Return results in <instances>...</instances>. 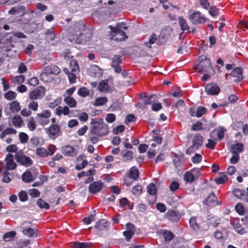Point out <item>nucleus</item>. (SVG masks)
I'll return each mask as SVG.
<instances>
[{"label": "nucleus", "instance_id": "nucleus-23", "mask_svg": "<svg viewBox=\"0 0 248 248\" xmlns=\"http://www.w3.org/2000/svg\"><path fill=\"white\" fill-rule=\"evenodd\" d=\"M45 71L50 75H58L61 71L60 68L55 65H48L44 67Z\"/></svg>", "mask_w": 248, "mask_h": 248}, {"label": "nucleus", "instance_id": "nucleus-19", "mask_svg": "<svg viewBox=\"0 0 248 248\" xmlns=\"http://www.w3.org/2000/svg\"><path fill=\"white\" fill-rule=\"evenodd\" d=\"M203 203L211 206L219 204L217 203V197L213 192H211L208 195L207 198L204 201Z\"/></svg>", "mask_w": 248, "mask_h": 248}, {"label": "nucleus", "instance_id": "nucleus-33", "mask_svg": "<svg viewBox=\"0 0 248 248\" xmlns=\"http://www.w3.org/2000/svg\"><path fill=\"white\" fill-rule=\"evenodd\" d=\"M107 80H103L101 81L98 87V90L101 92L107 93L108 92L109 86Z\"/></svg>", "mask_w": 248, "mask_h": 248}, {"label": "nucleus", "instance_id": "nucleus-44", "mask_svg": "<svg viewBox=\"0 0 248 248\" xmlns=\"http://www.w3.org/2000/svg\"><path fill=\"white\" fill-rule=\"evenodd\" d=\"M16 235L15 231H11L6 233L3 237V239L6 242H9L13 240Z\"/></svg>", "mask_w": 248, "mask_h": 248}, {"label": "nucleus", "instance_id": "nucleus-28", "mask_svg": "<svg viewBox=\"0 0 248 248\" xmlns=\"http://www.w3.org/2000/svg\"><path fill=\"white\" fill-rule=\"evenodd\" d=\"M167 218L171 221H177L180 217L177 212L174 210L168 211L166 214Z\"/></svg>", "mask_w": 248, "mask_h": 248}, {"label": "nucleus", "instance_id": "nucleus-25", "mask_svg": "<svg viewBox=\"0 0 248 248\" xmlns=\"http://www.w3.org/2000/svg\"><path fill=\"white\" fill-rule=\"evenodd\" d=\"M178 22L182 30L186 31L187 32H190L189 26L188 25L186 20L183 17H178Z\"/></svg>", "mask_w": 248, "mask_h": 248}, {"label": "nucleus", "instance_id": "nucleus-5", "mask_svg": "<svg viewBox=\"0 0 248 248\" xmlns=\"http://www.w3.org/2000/svg\"><path fill=\"white\" fill-rule=\"evenodd\" d=\"M201 175L200 170L198 168H194L186 171L184 175V180L187 183H192Z\"/></svg>", "mask_w": 248, "mask_h": 248}, {"label": "nucleus", "instance_id": "nucleus-59", "mask_svg": "<svg viewBox=\"0 0 248 248\" xmlns=\"http://www.w3.org/2000/svg\"><path fill=\"white\" fill-rule=\"evenodd\" d=\"M228 177L226 175H223L215 179V181L217 184H222L228 180Z\"/></svg>", "mask_w": 248, "mask_h": 248}, {"label": "nucleus", "instance_id": "nucleus-43", "mask_svg": "<svg viewBox=\"0 0 248 248\" xmlns=\"http://www.w3.org/2000/svg\"><path fill=\"white\" fill-rule=\"evenodd\" d=\"M89 90L85 87L80 88L78 91V94L82 97H86L89 95Z\"/></svg>", "mask_w": 248, "mask_h": 248}, {"label": "nucleus", "instance_id": "nucleus-8", "mask_svg": "<svg viewBox=\"0 0 248 248\" xmlns=\"http://www.w3.org/2000/svg\"><path fill=\"white\" fill-rule=\"evenodd\" d=\"M207 112V109L203 106L191 107L188 112L191 117H201Z\"/></svg>", "mask_w": 248, "mask_h": 248}, {"label": "nucleus", "instance_id": "nucleus-11", "mask_svg": "<svg viewBox=\"0 0 248 248\" xmlns=\"http://www.w3.org/2000/svg\"><path fill=\"white\" fill-rule=\"evenodd\" d=\"M112 61V67L115 72L120 73L122 72V67L120 65L122 62V56L116 55L113 57Z\"/></svg>", "mask_w": 248, "mask_h": 248}, {"label": "nucleus", "instance_id": "nucleus-18", "mask_svg": "<svg viewBox=\"0 0 248 248\" xmlns=\"http://www.w3.org/2000/svg\"><path fill=\"white\" fill-rule=\"evenodd\" d=\"M50 116V111L49 110H45L36 114V119L39 121H44L46 124H47L49 121L47 120H46V119L49 118Z\"/></svg>", "mask_w": 248, "mask_h": 248}, {"label": "nucleus", "instance_id": "nucleus-26", "mask_svg": "<svg viewBox=\"0 0 248 248\" xmlns=\"http://www.w3.org/2000/svg\"><path fill=\"white\" fill-rule=\"evenodd\" d=\"M203 64L205 65L206 66H209L211 65L210 60L209 59H205L204 61L201 62L200 63L195 66L194 68L198 72L201 73L205 71V69L203 67Z\"/></svg>", "mask_w": 248, "mask_h": 248}, {"label": "nucleus", "instance_id": "nucleus-47", "mask_svg": "<svg viewBox=\"0 0 248 248\" xmlns=\"http://www.w3.org/2000/svg\"><path fill=\"white\" fill-rule=\"evenodd\" d=\"M147 191L150 195H155L156 193V187L155 185L153 183L149 184L147 187Z\"/></svg>", "mask_w": 248, "mask_h": 248}, {"label": "nucleus", "instance_id": "nucleus-24", "mask_svg": "<svg viewBox=\"0 0 248 248\" xmlns=\"http://www.w3.org/2000/svg\"><path fill=\"white\" fill-rule=\"evenodd\" d=\"M160 233L163 236L166 242L170 241L174 236L173 232L166 230H161L160 231Z\"/></svg>", "mask_w": 248, "mask_h": 248}, {"label": "nucleus", "instance_id": "nucleus-10", "mask_svg": "<svg viewBox=\"0 0 248 248\" xmlns=\"http://www.w3.org/2000/svg\"><path fill=\"white\" fill-rule=\"evenodd\" d=\"M88 71L89 75L93 77L100 78L103 75V70L97 65L91 66Z\"/></svg>", "mask_w": 248, "mask_h": 248}, {"label": "nucleus", "instance_id": "nucleus-53", "mask_svg": "<svg viewBox=\"0 0 248 248\" xmlns=\"http://www.w3.org/2000/svg\"><path fill=\"white\" fill-rule=\"evenodd\" d=\"M190 226L194 230H196L199 228V226L197 223L195 217H191L189 220Z\"/></svg>", "mask_w": 248, "mask_h": 248}, {"label": "nucleus", "instance_id": "nucleus-7", "mask_svg": "<svg viewBox=\"0 0 248 248\" xmlns=\"http://www.w3.org/2000/svg\"><path fill=\"white\" fill-rule=\"evenodd\" d=\"M91 131L93 134L103 136L108 134V127L107 125H94L91 129Z\"/></svg>", "mask_w": 248, "mask_h": 248}, {"label": "nucleus", "instance_id": "nucleus-51", "mask_svg": "<svg viewBox=\"0 0 248 248\" xmlns=\"http://www.w3.org/2000/svg\"><path fill=\"white\" fill-rule=\"evenodd\" d=\"M156 99V96L155 95H151L145 97V99L144 102V105H148L153 104L155 102Z\"/></svg>", "mask_w": 248, "mask_h": 248}, {"label": "nucleus", "instance_id": "nucleus-42", "mask_svg": "<svg viewBox=\"0 0 248 248\" xmlns=\"http://www.w3.org/2000/svg\"><path fill=\"white\" fill-rule=\"evenodd\" d=\"M36 153L38 156L41 157H45L48 155V151L43 147L38 148L36 149Z\"/></svg>", "mask_w": 248, "mask_h": 248}, {"label": "nucleus", "instance_id": "nucleus-45", "mask_svg": "<svg viewBox=\"0 0 248 248\" xmlns=\"http://www.w3.org/2000/svg\"><path fill=\"white\" fill-rule=\"evenodd\" d=\"M22 180L26 183H29L32 180V175L30 171H26L22 175Z\"/></svg>", "mask_w": 248, "mask_h": 248}, {"label": "nucleus", "instance_id": "nucleus-22", "mask_svg": "<svg viewBox=\"0 0 248 248\" xmlns=\"http://www.w3.org/2000/svg\"><path fill=\"white\" fill-rule=\"evenodd\" d=\"M125 175L134 181L137 180L139 177V170L136 167H133L130 169L128 172Z\"/></svg>", "mask_w": 248, "mask_h": 248}, {"label": "nucleus", "instance_id": "nucleus-27", "mask_svg": "<svg viewBox=\"0 0 248 248\" xmlns=\"http://www.w3.org/2000/svg\"><path fill=\"white\" fill-rule=\"evenodd\" d=\"M70 109L68 107L64 106L62 107L59 106L56 109L55 113L58 116H61L62 114H63L64 115H67L69 114Z\"/></svg>", "mask_w": 248, "mask_h": 248}, {"label": "nucleus", "instance_id": "nucleus-57", "mask_svg": "<svg viewBox=\"0 0 248 248\" xmlns=\"http://www.w3.org/2000/svg\"><path fill=\"white\" fill-rule=\"evenodd\" d=\"M29 194L33 198H37L40 196V192L38 189L33 188L29 190Z\"/></svg>", "mask_w": 248, "mask_h": 248}, {"label": "nucleus", "instance_id": "nucleus-20", "mask_svg": "<svg viewBox=\"0 0 248 248\" xmlns=\"http://www.w3.org/2000/svg\"><path fill=\"white\" fill-rule=\"evenodd\" d=\"M46 132L51 138H54L59 136L60 127L58 125H51L46 130Z\"/></svg>", "mask_w": 248, "mask_h": 248}, {"label": "nucleus", "instance_id": "nucleus-49", "mask_svg": "<svg viewBox=\"0 0 248 248\" xmlns=\"http://www.w3.org/2000/svg\"><path fill=\"white\" fill-rule=\"evenodd\" d=\"M74 248H90V245L88 243L75 242L73 244Z\"/></svg>", "mask_w": 248, "mask_h": 248}, {"label": "nucleus", "instance_id": "nucleus-38", "mask_svg": "<svg viewBox=\"0 0 248 248\" xmlns=\"http://www.w3.org/2000/svg\"><path fill=\"white\" fill-rule=\"evenodd\" d=\"M48 73H46L44 68L43 72L40 75V79L44 82H49L52 81V78L49 76Z\"/></svg>", "mask_w": 248, "mask_h": 248}, {"label": "nucleus", "instance_id": "nucleus-35", "mask_svg": "<svg viewBox=\"0 0 248 248\" xmlns=\"http://www.w3.org/2000/svg\"><path fill=\"white\" fill-rule=\"evenodd\" d=\"M173 163L175 167L181 166L183 164V157L174 154L172 156Z\"/></svg>", "mask_w": 248, "mask_h": 248}, {"label": "nucleus", "instance_id": "nucleus-50", "mask_svg": "<svg viewBox=\"0 0 248 248\" xmlns=\"http://www.w3.org/2000/svg\"><path fill=\"white\" fill-rule=\"evenodd\" d=\"M208 12L213 17H216L219 14V9L213 5L210 7Z\"/></svg>", "mask_w": 248, "mask_h": 248}, {"label": "nucleus", "instance_id": "nucleus-39", "mask_svg": "<svg viewBox=\"0 0 248 248\" xmlns=\"http://www.w3.org/2000/svg\"><path fill=\"white\" fill-rule=\"evenodd\" d=\"M108 225V223L106 220L101 219L96 222L95 227L99 230H104L106 228Z\"/></svg>", "mask_w": 248, "mask_h": 248}, {"label": "nucleus", "instance_id": "nucleus-41", "mask_svg": "<svg viewBox=\"0 0 248 248\" xmlns=\"http://www.w3.org/2000/svg\"><path fill=\"white\" fill-rule=\"evenodd\" d=\"M10 109L13 112H18L20 109V106L17 101H14L10 103Z\"/></svg>", "mask_w": 248, "mask_h": 248}, {"label": "nucleus", "instance_id": "nucleus-16", "mask_svg": "<svg viewBox=\"0 0 248 248\" xmlns=\"http://www.w3.org/2000/svg\"><path fill=\"white\" fill-rule=\"evenodd\" d=\"M226 129L223 127H219L214 130L210 133V137L213 139H215L217 137L218 140H221L224 137V133Z\"/></svg>", "mask_w": 248, "mask_h": 248}, {"label": "nucleus", "instance_id": "nucleus-58", "mask_svg": "<svg viewBox=\"0 0 248 248\" xmlns=\"http://www.w3.org/2000/svg\"><path fill=\"white\" fill-rule=\"evenodd\" d=\"M18 197L21 202L27 201L28 199V195L26 191L22 190L18 193Z\"/></svg>", "mask_w": 248, "mask_h": 248}, {"label": "nucleus", "instance_id": "nucleus-60", "mask_svg": "<svg viewBox=\"0 0 248 248\" xmlns=\"http://www.w3.org/2000/svg\"><path fill=\"white\" fill-rule=\"evenodd\" d=\"M19 140L21 143H25L28 140V136L25 133L20 132L19 135Z\"/></svg>", "mask_w": 248, "mask_h": 248}, {"label": "nucleus", "instance_id": "nucleus-2", "mask_svg": "<svg viewBox=\"0 0 248 248\" xmlns=\"http://www.w3.org/2000/svg\"><path fill=\"white\" fill-rule=\"evenodd\" d=\"M109 28L111 29V31L109 34L111 40L122 41L127 38L125 32L118 28H114L111 26H109Z\"/></svg>", "mask_w": 248, "mask_h": 248}, {"label": "nucleus", "instance_id": "nucleus-62", "mask_svg": "<svg viewBox=\"0 0 248 248\" xmlns=\"http://www.w3.org/2000/svg\"><path fill=\"white\" fill-rule=\"evenodd\" d=\"M125 129L124 125H119L118 126L113 129V132L115 134H119L123 132Z\"/></svg>", "mask_w": 248, "mask_h": 248}, {"label": "nucleus", "instance_id": "nucleus-36", "mask_svg": "<svg viewBox=\"0 0 248 248\" xmlns=\"http://www.w3.org/2000/svg\"><path fill=\"white\" fill-rule=\"evenodd\" d=\"M108 101L106 97H99L97 98L92 104L94 106H100L105 105Z\"/></svg>", "mask_w": 248, "mask_h": 248}, {"label": "nucleus", "instance_id": "nucleus-1", "mask_svg": "<svg viewBox=\"0 0 248 248\" xmlns=\"http://www.w3.org/2000/svg\"><path fill=\"white\" fill-rule=\"evenodd\" d=\"M85 25L81 21L76 22L71 27L70 29V32L72 35L71 38L77 43H79L78 38L82 35V32L85 30Z\"/></svg>", "mask_w": 248, "mask_h": 248}, {"label": "nucleus", "instance_id": "nucleus-17", "mask_svg": "<svg viewBox=\"0 0 248 248\" xmlns=\"http://www.w3.org/2000/svg\"><path fill=\"white\" fill-rule=\"evenodd\" d=\"M6 163V168L9 170H13L16 168V164L14 161V156L11 154H8L5 159Z\"/></svg>", "mask_w": 248, "mask_h": 248}, {"label": "nucleus", "instance_id": "nucleus-55", "mask_svg": "<svg viewBox=\"0 0 248 248\" xmlns=\"http://www.w3.org/2000/svg\"><path fill=\"white\" fill-rule=\"evenodd\" d=\"M27 83L31 86L35 87L38 85L39 79L37 77H32L28 79Z\"/></svg>", "mask_w": 248, "mask_h": 248}, {"label": "nucleus", "instance_id": "nucleus-52", "mask_svg": "<svg viewBox=\"0 0 248 248\" xmlns=\"http://www.w3.org/2000/svg\"><path fill=\"white\" fill-rule=\"evenodd\" d=\"M28 107L30 109L36 111L38 108V102L34 100H31L28 104Z\"/></svg>", "mask_w": 248, "mask_h": 248}, {"label": "nucleus", "instance_id": "nucleus-14", "mask_svg": "<svg viewBox=\"0 0 248 248\" xmlns=\"http://www.w3.org/2000/svg\"><path fill=\"white\" fill-rule=\"evenodd\" d=\"M234 196L248 203V188L247 192L239 188H235L233 191Z\"/></svg>", "mask_w": 248, "mask_h": 248}, {"label": "nucleus", "instance_id": "nucleus-64", "mask_svg": "<svg viewBox=\"0 0 248 248\" xmlns=\"http://www.w3.org/2000/svg\"><path fill=\"white\" fill-rule=\"evenodd\" d=\"M201 6L204 9H208L210 6V3L208 0H199Z\"/></svg>", "mask_w": 248, "mask_h": 248}, {"label": "nucleus", "instance_id": "nucleus-21", "mask_svg": "<svg viewBox=\"0 0 248 248\" xmlns=\"http://www.w3.org/2000/svg\"><path fill=\"white\" fill-rule=\"evenodd\" d=\"M205 91L209 95H217L220 92V89L217 85L208 84L205 87Z\"/></svg>", "mask_w": 248, "mask_h": 248}, {"label": "nucleus", "instance_id": "nucleus-13", "mask_svg": "<svg viewBox=\"0 0 248 248\" xmlns=\"http://www.w3.org/2000/svg\"><path fill=\"white\" fill-rule=\"evenodd\" d=\"M243 69L241 67H236L234 68L230 73V75L235 78L234 81L240 82L244 78L243 76Z\"/></svg>", "mask_w": 248, "mask_h": 248}, {"label": "nucleus", "instance_id": "nucleus-48", "mask_svg": "<svg viewBox=\"0 0 248 248\" xmlns=\"http://www.w3.org/2000/svg\"><path fill=\"white\" fill-rule=\"evenodd\" d=\"M17 94L14 91H9L4 94V97L8 100H12L16 98Z\"/></svg>", "mask_w": 248, "mask_h": 248}, {"label": "nucleus", "instance_id": "nucleus-30", "mask_svg": "<svg viewBox=\"0 0 248 248\" xmlns=\"http://www.w3.org/2000/svg\"><path fill=\"white\" fill-rule=\"evenodd\" d=\"M25 77L24 75H19L13 77L11 78V83L14 85H20L24 82Z\"/></svg>", "mask_w": 248, "mask_h": 248}, {"label": "nucleus", "instance_id": "nucleus-46", "mask_svg": "<svg viewBox=\"0 0 248 248\" xmlns=\"http://www.w3.org/2000/svg\"><path fill=\"white\" fill-rule=\"evenodd\" d=\"M37 205L41 208V209H45L46 210H48L50 208V206L48 203L46 202L42 199H39L37 201Z\"/></svg>", "mask_w": 248, "mask_h": 248}, {"label": "nucleus", "instance_id": "nucleus-12", "mask_svg": "<svg viewBox=\"0 0 248 248\" xmlns=\"http://www.w3.org/2000/svg\"><path fill=\"white\" fill-rule=\"evenodd\" d=\"M0 41V47L3 48L6 51L10 50L14 47L11 38L2 37Z\"/></svg>", "mask_w": 248, "mask_h": 248}, {"label": "nucleus", "instance_id": "nucleus-3", "mask_svg": "<svg viewBox=\"0 0 248 248\" xmlns=\"http://www.w3.org/2000/svg\"><path fill=\"white\" fill-rule=\"evenodd\" d=\"M15 157L17 162L26 167L31 166L33 164L31 159L30 157L25 155L22 151L16 152Z\"/></svg>", "mask_w": 248, "mask_h": 248}, {"label": "nucleus", "instance_id": "nucleus-15", "mask_svg": "<svg viewBox=\"0 0 248 248\" xmlns=\"http://www.w3.org/2000/svg\"><path fill=\"white\" fill-rule=\"evenodd\" d=\"M63 154L67 156H74L77 155L78 151L77 148L70 145H66L62 148Z\"/></svg>", "mask_w": 248, "mask_h": 248}, {"label": "nucleus", "instance_id": "nucleus-40", "mask_svg": "<svg viewBox=\"0 0 248 248\" xmlns=\"http://www.w3.org/2000/svg\"><path fill=\"white\" fill-rule=\"evenodd\" d=\"M70 68L73 72L78 73L79 71V67L76 60L74 59L70 61Z\"/></svg>", "mask_w": 248, "mask_h": 248}, {"label": "nucleus", "instance_id": "nucleus-32", "mask_svg": "<svg viewBox=\"0 0 248 248\" xmlns=\"http://www.w3.org/2000/svg\"><path fill=\"white\" fill-rule=\"evenodd\" d=\"M202 140L203 138L202 136L198 134L196 135L192 140V143L195 147L199 149L202 144Z\"/></svg>", "mask_w": 248, "mask_h": 248}, {"label": "nucleus", "instance_id": "nucleus-6", "mask_svg": "<svg viewBox=\"0 0 248 248\" xmlns=\"http://www.w3.org/2000/svg\"><path fill=\"white\" fill-rule=\"evenodd\" d=\"M189 20L193 24L198 25L205 22L207 19L199 11H194L189 16Z\"/></svg>", "mask_w": 248, "mask_h": 248}, {"label": "nucleus", "instance_id": "nucleus-4", "mask_svg": "<svg viewBox=\"0 0 248 248\" xmlns=\"http://www.w3.org/2000/svg\"><path fill=\"white\" fill-rule=\"evenodd\" d=\"M46 93V88L43 86H39L34 89L29 94V98L31 100L41 99Z\"/></svg>", "mask_w": 248, "mask_h": 248}, {"label": "nucleus", "instance_id": "nucleus-37", "mask_svg": "<svg viewBox=\"0 0 248 248\" xmlns=\"http://www.w3.org/2000/svg\"><path fill=\"white\" fill-rule=\"evenodd\" d=\"M243 145L242 143H237L233 145L231 148V151L232 153L238 154L243 151Z\"/></svg>", "mask_w": 248, "mask_h": 248}, {"label": "nucleus", "instance_id": "nucleus-31", "mask_svg": "<svg viewBox=\"0 0 248 248\" xmlns=\"http://www.w3.org/2000/svg\"><path fill=\"white\" fill-rule=\"evenodd\" d=\"M64 102L70 108H76L77 105V101L71 96H66L64 99Z\"/></svg>", "mask_w": 248, "mask_h": 248}, {"label": "nucleus", "instance_id": "nucleus-54", "mask_svg": "<svg viewBox=\"0 0 248 248\" xmlns=\"http://www.w3.org/2000/svg\"><path fill=\"white\" fill-rule=\"evenodd\" d=\"M156 40V35L155 34L153 33L151 35V36L149 39V41L145 43V45L147 47L151 48V45L152 44H154Z\"/></svg>", "mask_w": 248, "mask_h": 248}, {"label": "nucleus", "instance_id": "nucleus-29", "mask_svg": "<svg viewBox=\"0 0 248 248\" xmlns=\"http://www.w3.org/2000/svg\"><path fill=\"white\" fill-rule=\"evenodd\" d=\"M22 232L24 235L29 237L33 236L36 237L37 236L38 231L35 229H33L31 228H29L23 230Z\"/></svg>", "mask_w": 248, "mask_h": 248}, {"label": "nucleus", "instance_id": "nucleus-9", "mask_svg": "<svg viewBox=\"0 0 248 248\" xmlns=\"http://www.w3.org/2000/svg\"><path fill=\"white\" fill-rule=\"evenodd\" d=\"M104 186V183L101 181L93 182L89 186V191L93 194L100 192Z\"/></svg>", "mask_w": 248, "mask_h": 248}, {"label": "nucleus", "instance_id": "nucleus-34", "mask_svg": "<svg viewBox=\"0 0 248 248\" xmlns=\"http://www.w3.org/2000/svg\"><path fill=\"white\" fill-rule=\"evenodd\" d=\"M45 38L48 41H53L56 38V34L52 28L47 30L45 33Z\"/></svg>", "mask_w": 248, "mask_h": 248}, {"label": "nucleus", "instance_id": "nucleus-56", "mask_svg": "<svg viewBox=\"0 0 248 248\" xmlns=\"http://www.w3.org/2000/svg\"><path fill=\"white\" fill-rule=\"evenodd\" d=\"M202 156L199 154H196L191 157V161L194 164H198L202 160Z\"/></svg>", "mask_w": 248, "mask_h": 248}, {"label": "nucleus", "instance_id": "nucleus-61", "mask_svg": "<svg viewBox=\"0 0 248 248\" xmlns=\"http://www.w3.org/2000/svg\"><path fill=\"white\" fill-rule=\"evenodd\" d=\"M142 187L140 185H137L135 186L132 190V192L134 195H139L142 192Z\"/></svg>", "mask_w": 248, "mask_h": 248}, {"label": "nucleus", "instance_id": "nucleus-63", "mask_svg": "<svg viewBox=\"0 0 248 248\" xmlns=\"http://www.w3.org/2000/svg\"><path fill=\"white\" fill-rule=\"evenodd\" d=\"M239 159V155L237 153H233V155L230 158V162L232 164H235Z\"/></svg>", "mask_w": 248, "mask_h": 248}]
</instances>
